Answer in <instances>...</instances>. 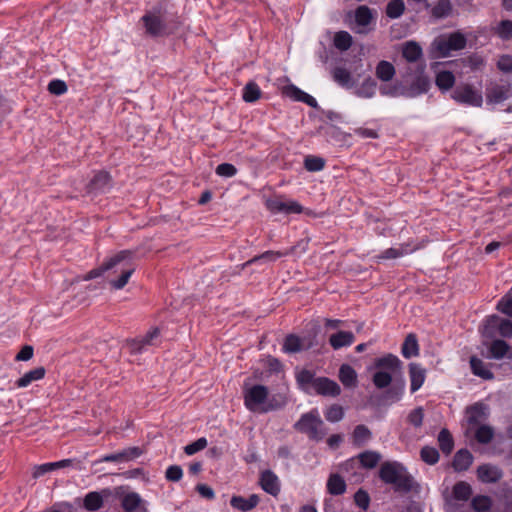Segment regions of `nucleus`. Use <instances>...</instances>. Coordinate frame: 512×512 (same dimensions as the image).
<instances>
[{
	"mask_svg": "<svg viewBox=\"0 0 512 512\" xmlns=\"http://www.w3.org/2000/svg\"><path fill=\"white\" fill-rule=\"evenodd\" d=\"M136 270L131 251L123 250L107 258L99 267L89 271L84 280H91L109 272V284L115 290L123 289Z\"/></svg>",
	"mask_w": 512,
	"mask_h": 512,
	"instance_id": "obj_1",
	"label": "nucleus"
},
{
	"mask_svg": "<svg viewBox=\"0 0 512 512\" xmlns=\"http://www.w3.org/2000/svg\"><path fill=\"white\" fill-rule=\"evenodd\" d=\"M243 398L246 408L254 413H268L283 408L288 397L286 393H276L269 398V390L266 386L256 384H244Z\"/></svg>",
	"mask_w": 512,
	"mask_h": 512,
	"instance_id": "obj_2",
	"label": "nucleus"
},
{
	"mask_svg": "<svg viewBox=\"0 0 512 512\" xmlns=\"http://www.w3.org/2000/svg\"><path fill=\"white\" fill-rule=\"evenodd\" d=\"M429 87V79L426 76L419 75L408 87H403L400 83H396L392 86L383 85L380 87V92L384 96H405L413 98L427 92Z\"/></svg>",
	"mask_w": 512,
	"mask_h": 512,
	"instance_id": "obj_3",
	"label": "nucleus"
},
{
	"mask_svg": "<svg viewBox=\"0 0 512 512\" xmlns=\"http://www.w3.org/2000/svg\"><path fill=\"white\" fill-rule=\"evenodd\" d=\"M379 477L383 482L399 488H409L412 483L406 468L399 462H384L379 470Z\"/></svg>",
	"mask_w": 512,
	"mask_h": 512,
	"instance_id": "obj_4",
	"label": "nucleus"
},
{
	"mask_svg": "<svg viewBox=\"0 0 512 512\" xmlns=\"http://www.w3.org/2000/svg\"><path fill=\"white\" fill-rule=\"evenodd\" d=\"M466 37L461 32H453L441 35L432 42V50L438 57H447L452 51H458L465 48Z\"/></svg>",
	"mask_w": 512,
	"mask_h": 512,
	"instance_id": "obj_5",
	"label": "nucleus"
},
{
	"mask_svg": "<svg viewBox=\"0 0 512 512\" xmlns=\"http://www.w3.org/2000/svg\"><path fill=\"white\" fill-rule=\"evenodd\" d=\"M294 427L296 430L307 434L309 438L314 440H321L325 435L323 421L317 411L303 414L295 423Z\"/></svg>",
	"mask_w": 512,
	"mask_h": 512,
	"instance_id": "obj_6",
	"label": "nucleus"
},
{
	"mask_svg": "<svg viewBox=\"0 0 512 512\" xmlns=\"http://www.w3.org/2000/svg\"><path fill=\"white\" fill-rule=\"evenodd\" d=\"M453 100L458 103L470 105L473 107H481L483 104L482 94L475 90L470 84H461L454 89L451 94Z\"/></svg>",
	"mask_w": 512,
	"mask_h": 512,
	"instance_id": "obj_7",
	"label": "nucleus"
},
{
	"mask_svg": "<svg viewBox=\"0 0 512 512\" xmlns=\"http://www.w3.org/2000/svg\"><path fill=\"white\" fill-rule=\"evenodd\" d=\"M267 208L273 213L298 214L301 213L302 206L293 200H284L282 198H272L266 202Z\"/></svg>",
	"mask_w": 512,
	"mask_h": 512,
	"instance_id": "obj_8",
	"label": "nucleus"
},
{
	"mask_svg": "<svg viewBox=\"0 0 512 512\" xmlns=\"http://www.w3.org/2000/svg\"><path fill=\"white\" fill-rule=\"evenodd\" d=\"M313 391L325 397H337L341 393V388L334 380L327 377H318L313 382Z\"/></svg>",
	"mask_w": 512,
	"mask_h": 512,
	"instance_id": "obj_9",
	"label": "nucleus"
},
{
	"mask_svg": "<svg viewBox=\"0 0 512 512\" xmlns=\"http://www.w3.org/2000/svg\"><path fill=\"white\" fill-rule=\"evenodd\" d=\"M374 365L378 371L390 372L391 376L400 372L402 369V362L393 354H386L383 357L375 359Z\"/></svg>",
	"mask_w": 512,
	"mask_h": 512,
	"instance_id": "obj_10",
	"label": "nucleus"
},
{
	"mask_svg": "<svg viewBox=\"0 0 512 512\" xmlns=\"http://www.w3.org/2000/svg\"><path fill=\"white\" fill-rule=\"evenodd\" d=\"M503 476L500 468L491 464H483L477 468V477L483 483H495Z\"/></svg>",
	"mask_w": 512,
	"mask_h": 512,
	"instance_id": "obj_11",
	"label": "nucleus"
},
{
	"mask_svg": "<svg viewBox=\"0 0 512 512\" xmlns=\"http://www.w3.org/2000/svg\"><path fill=\"white\" fill-rule=\"evenodd\" d=\"M260 485L265 492L272 496H277L280 492L278 477L270 470L261 473Z\"/></svg>",
	"mask_w": 512,
	"mask_h": 512,
	"instance_id": "obj_12",
	"label": "nucleus"
},
{
	"mask_svg": "<svg viewBox=\"0 0 512 512\" xmlns=\"http://www.w3.org/2000/svg\"><path fill=\"white\" fill-rule=\"evenodd\" d=\"M489 408L483 403H475L466 409L467 421L470 425L479 424L488 417Z\"/></svg>",
	"mask_w": 512,
	"mask_h": 512,
	"instance_id": "obj_13",
	"label": "nucleus"
},
{
	"mask_svg": "<svg viewBox=\"0 0 512 512\" xmlns=\"http://www.w3.org/2000/svg\"><path fill=\"white\" fill-rule=\"evenodd\" d=\"M410 390L412 393L419 390L424 384L426 370L417 363L409 364Z\"/></svg>",
	"mask_w": 512,
	"mask_h": 512,
	"instance_id": "obj_14",
	"label": "nucleus"
},
{
	"mask_svg": "<svg viewBox=\"0 0 512 512\" xmlns=\"http://www.w3.org/2000/svg\"><path fill=\"white\" fill-rule=\"evenodd\" d=\"M283 94L293 100L304 102L311 107L317 106V102L314 97L303 92L302 90H300L299 88H297L294 85L285 86L283 88Z\"/></svg>",
	"mask_w": 512,
	"mask_h": 512,
	"instance_id": "obj_15",
	"label": "nucleus"
},
{
	"mask_svg": "<svg viewBox=\"0 0 512 512\" xmlns=\"http://www.w3.org/2000/svg\"><path fill=\"white\" fill-rule=\"evenodd\" d=\"M373 20L372 10L365 6H359L355 11V22L358 25L357 33H365V29Z\"/></svg>",
	"mask_w": 512,
	"mask_h": 512,
	"instance_id": "obj_16",
	"label": "nucleus"
},
{
	"mask_svg": "<svg viewBox=\"0 0 512 512\" xmlns=\"http://www.w3.org/2000/svg\"><path fill=\"white\" fill-rule=\"evenodd\" d=\"M403 58L411 63L417 62L423 56L421 46L415 41H407L402 45Z\"/></svg>",
	"mask_w": 512,
	"mask_h": 512,
	"instance_id": "obj_17",
	"label": "nucleus"
},
{
	"mask_svg": "<svg viewBox=\"0 0 512 512\" xmlns=\"http://www.w3.org/2000/svg\"><path fill=\"white\" fill-rule=\"evenodd\" d=\"M512 89L509 85H496L487 93L488 103H500L511 96Z\"/></svg>",
	"mask_w": 512,
	"mask_h": 512,
	"instance_id": "obj_18",
	"label": "nucleus"
},
{
	"mask_svg": "<svg viewBox=\"0 0 512 512\" xmlns=\"http://www.w3.org/2000/svg\"><path fill=\"white\" fill-rule=\"evenodd\" d=\"M416 250V247H410L408 244H402L398 248H388L380 255L376 256L378 262L383 260H391L407 255Z\"/></svg>",
	"mask_w": 512,
	"mask_h": 512,
	"instance_id": "obj_19",
	"label": "nucleus"
},
{
	"mask_svg": "<svg viewBox=\"0 0 512 512\" xmlns=\"http://www.w3.org/2000/svg\"><path fill=\"white\" fill-rule=\"evenodd\" d=\"M146 32L152 36H158L163 31L164 25L159 16L155 14H145L142 17Z\"/></svg>",
	"mask_w": 512,
	"mask_h": 512,
	"instance_id": "obj_20",
	"label": "nucleus"
},
{
	"mask_svg": "<svg viewBox=\"0 0 512 512\" xmlns=\"http://www.w3.org/2000/svg\"><path fill=\"white\" fill-rule=\"evenodd\" d=\"M396 74V69L392 63L386 60H381L375 68V75L377 79L382 82L391 81Z\"/></svg>",
	"mask_w": 512,
	"mask_h": 512,
	"instance_id": "obj_21",
	"label": "nucleus"
},
{
	"mask_svg": "<svg viewBox=\"0 0 512 512\" xmlns=\"http://www.w3.org/2000/svg\"><path fill=\"white\" fill-rule=\"evenodd\" d=\"M472 462V454L466 449H461L455 454L452 466L455 471L461 472L467 470L472 465Z\"/></svg>",
	"mask_w": 512,
	"mask_h": 512,
	"instance_id": "obj_22",
	"label": "nucleus"
},
{
	"mask_svg": "<svg viewBox=\"0 0 512 512\" xmlns=\"http://www.w3.org/2000/svg\"><path fill=\"white\" fill-rule=\"evenodd\" d=\"M230 503L232 507L245 512L257 506L259 503V497L256 494H252L248 499L241 496H233Z\"/></svg>",
	"mask_w": 512,
	"mask_h": 512,
	"instance_id": "obj_23",
	"label": "nucleus"
},
{
	"mask_svg": "<svg viewBox=\"0 0 512 512\" xmlns=\"http://www.w3.org/2000/svg\"><path fill=\"white\" fill-rule=\"evenodd\" d=\"M160 331L158 328H153L146 333V335L139 337L131 342V349L134 352H140L145 346L152 345L154 339L158 338Z\"/></svg>",
	"mask_w": 512,
	"mask_h": 512,
	"instance_id": "obj_24",
	"label": "nucleus"
},
{
	"mask_svg": "<svg viewBox=\"0 0 512 512\" xmlns=\"http://www.w3.org/2000/svg\"><path fill=\"white\" fill-rule=\"evenodd\" d=\"M339 380L347 388H354L357 386V373L348 364H343L339 369Z\"/></svg>",
	"mask_w": 512,
	"mask_h": 512,
	"instance_id": "obj_25",
	"label": "nucleus"
},
{
	"mask_svg": "<svg viewBox=\"0 0 512 512\" xmlns=\"http://www.w3.org/2000/svg\"><path fill=\"white\" fill-rule=\"evenodd\" d=\"M327 491L331 495H342L346 491L345 480L337 473H332L327 480Z\"/></svg>",
	"mask_w": 512,
	"mask_h": 512,
	"instance_id": "obj_26",
	"label": "nucleus"
},
{
	"mask_svg": "<svg viewBox=\"0 0 512 512\" xmlns=\"http://www.w3.org/2000/svg\"><path fill=\"white\" fill-rule=\"evenodd\" d=\"M354 334L348 331H339L332 334L329 338V343L334 349H340L345 346H350L354 342Z\"/></svg>",
	"mask_w": 512,
	"mask_h": 512,
	"instance_id": "obj_27",
	"label": "nucleus"
},
{
	"mask_svg": "<svg viewBox=\"0 0 512 512\" xmlns=\"http://www.w3.org/2000/svg\"><path fill=\"white\" fill-rule=\"evenodd\" d=\"M45 372L46 371L44 367H37L33 370H30L16 381V386L18 388H25L29 386L32 382L44 378Z\"/></svg>",
	"mask_w": 512,
	"mask_h": 512,
	"instance_id": "obj_28",
	"label": "nucleus"
},
{
	"mask_svg": "<svg viewBox=\"0 0 512 512\" xmlns=\"http://www.w3.org/2000/svg\"><path fill=\"white\" fill-rule=\"evenodd\" d=\"M402 355L409 359L419 355V344L415 334H408L401 349Z\"/></svg>",
	"mask_w": 512,
	"mask_h": 512,
	"instance_id": "obj_29",
	"label": "nucleus"
},
{
	"mask_svg": "<svg viewBox=\"0 0 512 512\" xmlns=\"http://www.w3.org/2000/svg\"><path fill=\"white\" fill-rule=\"evenodd\" d=\"M470 366L474 375L485 380L493 379V373L486 367L485 363L477 357H471Z\"/></svg>",
	"mask_w": 512,
	"mask_h": 512,
	"instance_id": "obj_30",
	"label": "nucleus"
},
{
	"mask_svg": "<svg viewBox=\"0 0 512 512\" xmlns=\"http://www.w3.org/2000/svg\"><path fill=\"white\" fill-rule=\"evenodd\" d=\"M435 83L441 91H448L455 84V76L450 71H439L436 74Z\"/></svg>",
	"mask_w": 512,
	"mask_h": 512,
	"instance_id": "obj_31",
	"label": "nucleus"
},
{
	"mask_svg": "<svg viewBox=\"0 0 512 512\" xmlns=\"http://www.w3.org/2000/svg\"><path fill=\"white\" fill-rule=\"evenodd\" d=\"M287 255V252L282 251H266L260 255L253 257L248 260L244 265L248 266L253 263L261 262V263H272L280 259L281 257Z\"/></svg>",
	"mask_w": 512,
	"mask_h": 512,
	"instance_id": "obj_32",
	"label": "nucleus"
},
{
	"mask_svg": "<svg viewBox=\"0 0 512 512\" xmlns=\"http://www.w3.org/2000/svg\"><path fill=\"white\" fill-rule=\"evenodd\" d=\"M471 495L472 488L467 482L460 481L454 485L452 496L456 501H467Z\"/></svg>",
	"mask_w": 512,
	"mask_h": 512,
	"instance_id": "obj_33",
	"label": "nucleus"
},
{
	"mask_svg": "<svg viewBox=\"0 0 512 512\" xmlns=\"http://www.w3.org/2000/svg\"><path fill=\"white\" fill-rule=\"evenodd\" d=\"M358 459L362 465V467L366 469H372L377 466L379 461L381 460L380 453L376 451H365L358 455Z\"/></svg>",
	"mask_w": 512,
	"mask_h": 512,
	"instance_id": "obj_34",
	"label": "nucleus"
},
{
	"mask_svg": "<svg viewBox=\"0 0 512 512\" xmlns=\"http://www.w3.org/2000/svg\"><path fill=\"white\" fill-rule=\"evenodd\" d=\"M452 3L450 0H438L435 6L431 9L433 17L440 19L448 17L452 13Z\"/></svg>",
	"mask_w": 512,
	"mask_h": 512,
	"instance_id": "obj_35",
	"label": "nucleus"
},
{
	"mask_svg": "<svg viewBox=\"0 0 512 512\" xmlns=\"http://www.w3.org/2000/svg\"><path fill=\"white\" fill-rule=\"evenodd\" d=\"M333 79L341 86L350 88L352 87V76L351 73L342 67H337L332 71Z\"/></svg>",
	"mask_w": 512,
	"mask_h": 512,
	"instance_id": "obj_36",
	"label": "nucleus"
},
{
	"mask_svg": "<svg viewBox=\"0 0 512 512\" xmlns=\"http://www.w3.org/2000/svg\"><path fill=\"white\" fill-rule=\"evenodd\" d=\"M438 442L442 452L445 454H450L454 448L453 437L447 429H442L439 432Z\"/></svg>",
	"mask_w": 512,
	"mask_h": 512,
	"instance_id": "obj_37",
	"label": "nucleus"
},
{
	"mask_svg": "<svg viewBox=\"0 0 512 512\" xmlns=\"http://www.w3.org/2000/svg\"><path fill=\"white\" fill-rule=\"evenodd\" d=\"M142 502V499L138 493L131 492L123 496L122 507L127 512L136 510Z\"/></svg>",
	"mask_w": 512,
	"mask_h": 512,
	"instance_id": "obj_38",
	"label": "nucleus"
},
{
	"mask_svg": "<svg viewBox=\"0 0 512 512\" xmlns=\"http://www.w3.org/2000/svg\"><path fill=\"white\" fill-rule=\"evenodd\" d=\"M371 431L365 425H358L353 431V443L362 446L371 438Z\"/></svg>",
	"mask_w": 512,
	"mask_h": 512,
	"instance_id": "obj_39",
	"label": "nucleus"
},
{
	"mask_svg": "<svg viewBox=\"0 0 512 512\" xmlns=\"http://www.w3.org/2000/svg\"><path fill=\"white\" fill-rule=\"evenodd\" d=\"M491 358L502 359L509 351V345L503 340H495L489 347Z\"/></svg>",
	"mask_w": 512,
	"mask_h": 512,
	"instance_id": "obj_40",
	"label": "nucleus"
},
{
	"mask_svg": "<svg viewBox=\"0 0 512 512\" xmlns=\"http://www.w3.org/2000/svg\"><path fill=\"white\" fill-rule=\"evenodd\" d=\"M103 505L102 496L98 492H90L84 498V507L89 511H96Z\"/></svg>",
	"mask_w": 512,
	"mask_h": 512,
	"instance_id": "obj_41",
	"label": "nucleus"
},
{
	"mask_svg": "<svg viewBox=\"0 0 512 512\" xmlns=\"http://www.w3.org/2000/svg\"><path fill=\"white\" fill-rule=\"evenodd\" d=\"M261 97V90L254 82H249L243 90V100L251 103L257 101Z\"/></svg>",
	"mask_w": 512,
	"mask_h": 512,
	"instance_id": "obj_42",
	"label": "nucleus"
},
{
	"mask_svg": "<svg viewBox=\"0 0 512 512\" xmlns=\"http://www.w3.org/2000/svg\"><path fill=\"white\" fill-rule=\"evenodd\" d=\"M376 86L377 84L373 79L367 78L363 81L359 89L356 91V94L359 97L372 98L375 95Z\"/></svg>",
	"mask_w": 512,
	"mask_h": 512,
	"instance_id": "obj_43",
	"label": "nucleus"
},
{
	"mask_svg": "<svg viewBox=\"0 0 512 512\" xmlns=\"http://www.w3.org/2000/svg\"><path fill=\"white\" fill-rule=\"evenodd\" d=\"M334 45L339 50H348L352 45V37L346 31L337 32L334 36Z\"/></svg>",
	"mask_w": 512,
	"mask_h": 512,
	"instance_id": "obj_44",
	"label": "nucleus"
},
{
	"mask_svg": "<svg viewBox=\"0 0 512 512\" xmlns=\"http://www.w3.org/2000/svg\"><path fill=\"white\" fill-rule=\"evenodd\" d=\"M111 185V177L106 172H99L91 181V186L95 190H105Z\"/></svg>",
	"mask_w": 512,
	"mask_h": 512,
	"instance_id": "obj_45",
	"label": "nucleus"
},
{
	"mask_svg": "<svg viewBox=\"0 0 512 512\" xmlns=\"http://www.w3.org/2000/svg\"><path fill=\"white\" fill-rule=\"evenodd\" d=\"M392 380L393 376L390 375V372L386 371H376L372 378L373 384L379 389L387 388L392 383Z\"/></svg>",
	"mask_w": 512,
	"mask_h": 512,
	"instance_id": "obj_46",
	"label": "nucleus"
},
{
	"mask_svg": "<svg viewBox=\"0 0 512 512\" xmlns=\"http://www.w3.org/2000/svg\"><path fill=\"white\" fill-rule=\"evenodd\" d=\"M405 9L404 2L402 0H391L386 7V14L389 18L395 19L400 17Z\"/></svg>",
	"mask_w": 512,
	"mask_h": 512,
	"instance_id": "obj_47",
	"label": "nucleus"
},
{
	"mask_svg": "<svg viewBox=\"0 0 512 512\" xmlns=\"http://www.w3.org/2000/svg\"><path fill=\"white\" fill-rule=\"evenodd\" d=\"M472 507L477 512H487L490 510L492 505V500L488 496H476L472 499Z\"/></svg>",
	"mask_w": 512,
	"mask_h": 512,
	"instance_id": "obj_48",
	"label": "nucleus"
},
{
	"mask_svg": "<svg viewBox=\"0 0 512 512\" xmlns=\"http://www.w3.org/2000/svg\"><path fill=\"white\" fill-rule=\"evenodd\" d=\"M493 436L494 430L491 426L488 425L480 426L475 432V437L477 441L482 444L489 443L492 440Z\"/></svg>",
	"mask_w": 512,
	"mask_h": 512,
	"instance_id": "obj_49",
	"label": "nucleus"
},
{
	"mask_svg": "<svg viewBox=\"0 0 512 512\" xmlns=\"http://www.w3.org/2000/svg\"><path fill=\"white\" fill-rule=\"evenodd\" d=\"M316 380L313 373L309 370H302L297 374V381L302 389L309 392L308 385L313 389V382Z\"/></svg>",
	"mask_w": 512,
	"mask_h": 512,
	"instance_id": "obj_50",
	"label": "nucleus"
},
{
	"mask_svg": "<svg viewBox=\"0 0 512 512\" xmlns=\"http://www.w3.org/2000/svg\"><path fill=\"white\" fill-rule=\"evenodd\" d=\"M283 349L288 353L299 352L302 349L301 340L295 335H289L284 341Z\"/></svg>",
	"mask_w": 512,
	"mask_h": 512,
	"instance_id": "obj_51",
	"label": "nucleus"
},
{
	"mask_svg": "<svg viewBox=\"0 0 512 512\" xmlns=\"http://www.w3.org/2000/svg\"><path fill=\"white\" fill-rule=\"evenodd\" d=\"M325 417L330 422H339L344 417V410L342 406L334 404L331 405L325 412Z\"/></svg>",
	"mask_w": 512,
	"mask_h": 512,
	"instance_id": "obj_52",
	"label": "nucleus"
},
{
	"mask_svg": "<svg viewBox=\"0 0 512 512\" xmlns=\"http://www.w3.org/2000/svg\"><path fill=\"white\" fill-rule=\"evenodd\" d=\"M497 35L503 40H509L512 38V21L503 20L499 23L496 28Z\"/></svg>",
	"mask_w": 512,
	"mask_h": 512,
	"instance_id": "obj_53",
	"label": "nucleus"
},
{
	"mask_svg": "<svg viewBox=\"0 0 512 512\" xmlns=\"http://www.w3.org/2000/svg\"><path fill=\"white\" fill-rule=\"evenodd\" d=\"M325 162L322 158L316 156H308L305 158L304 166L308 171L316 172L324 168Z\"/></svg>",
	"mask_w": 512,
	"mask_h": 512,
	"instance_id": "obj_54",
	"label": "nucleus"
},
{
	"mask_svg": "<svg viewBox=\"0 0 512 512\" xmlns=\"http://www.w3.org/2000/svg\"><path fill=\"white\" fill-rule=\"evenodd\" d=\"M421 458L427 464L433 465L439 460V453L436 448L426 446L421 450Z\"/></svg>",
	"mask_w": 512,
	"mask_h": 512,
	"instance_id": "obj_55",
	"label": "nucleus"
},
{
	"mask_svg": "<svg viewBox=\"0 0 512 512\" xmlns=\"http://www.w3.org/2000/svg\"><path fill=\"white\" fill-rule=\"evenodd\" d=\"M497 308L502 313L512 317V288L509 292L499 301Z\"/></svg>",
	"mask_w": 512,
	"mask_h": 512,
	"instance_id": "obj_56",
	"label": "nucleus"
},
{
	"mask_svg": "<svg viewBox=\"0 0 512 512\" xmlns=\"http://www.w3.org/2000/svg\"><path fill=\"white\" fill-rule=\"evenodd\" d=\"M207 444H208L207 439L204 437H201V438L197 439L196 441H194L193 443L186 445L184 447V451L187 455H193V454L203 450L204 448H206Z\"/></svg>",
	"mask_w": 512,
	"mask_h": 512,
	"instance_id": "obj_57",
	"label": "nucleus"
},
{
	"mask_svg": "<svg viewBox=\"0 0 512 512\" xmlns=\"http://www.w3.org/2000/svg\"><path fill=\"white\" fill-rule=\"evenodd\" d=\"M424 410L422 407H417L412 410L408 415V422L414 427H420L423 423Z\"/></svg>",
	"mask_w": 512,
	"mask_h": 512,
	"instance_id": "obj_58",
	"label": "nucleus"
},
{
	"mask_svg": "<svg viewBox=\"0 0 512 512\" xmlns=\"http://www.w3.org/2000/svg\"><path fill=\"white\" fill-rule=\"evenodd\" d=\"M68 90V87L66 83L62 80L56 79L49 83L48 85V91L53 95H62L66 93Z\"/></svg>",
	"mask_w": 512,
	"mask_h": 512,
	"instance_id": "obj_59",
	"label": "nucleus"
},
{
	"mask_svg": "<svg viewBox=\"0 0 512 512\" xmlns=\"http://www.w3.org/2000/svg\"><path fill=\"white\" fill-rule=\"evenodd\" d=\"M216 174L221 177H233L237 174V168L230 163H222L217 166Z\"/></svg>",
	"mask_w": 512,
	"mask_h": 512,
	"instance_id": "obj_60",
	"label": "nucleus"
},
{
	"mask_svg": "<svg viewBox=\"0 0 512 512\" xmlns=\"http://www.w3.org/2000/svg\"><path fill=\"white\" fill-rule=\"evenodd\" d=\"M354 500L357 506L362 508L363 510H367L370 503V497L367 492L364 490H358L354 495Z\"/></svg>",
	"mask_w": 512,
	"mask_h": 512,
	"instance_id": "obj_61",
	"label": "nucleus"
},
{
	"mask_svg": "<svg viewBox=\"0 0 512 512\" xmlns=\"http://www.w3.org/2000/svg\"><path fill=\"white\" fill-rule=\"evenodd\" d=\"M165 476L167 480L176 482L182 478L183 471L180 466L172 465L167 468Z\"/></svg>",
	"mask_w": 512,
	"mask_h": 512,
	"instance_id": "obj_62",
	"label": "nucleus"
},
{
	"mask_svg": "<svg viewBox=\"0 0 512 512\" xmlns=\"http://www.w3.org/2000/svg\"><path fill=\"white\" fill-rule=\"evenodd\" d=\"M465 63L472 69H481L484 65V59L480 55L474 54L465 59Z\"/></svg>",
	"mask_w": 512,
	"mask_h": 512,
	"instance_id": "obj_63",
	"label": "nucleus"
},
{
	"mask_svg": "<svg viewBox=\"0 0 512 512\" xmlns=\"http://www.w3.org/2000/svg\"><path fill=\"white\" fill-rule=\"evenodd\" d=\"M498 68L504 72L512 71V57L509 55L501 56L497 63Z\"/></svg>",
	"mask_w": 512,
	"mask_h": 512,
	"instance_id": "obj_64",
	"label": "nucleus"
}]
</instances>
